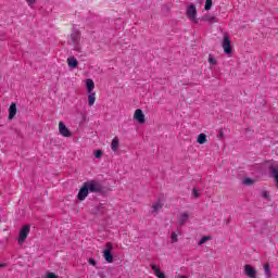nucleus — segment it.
Returning a JSON list of instances; mask_svg holds the SVG:
<instances>
[{
	"label": "nucleus",
	"mask_w": 278,
	"mask_h": 278,
	"mask_svg": "<svg viewBox=\"0 0 278 278\" xmlns=\"http://www.w3.org/2000/svg\"><path fill=\"white\" fill-rule=\"evenodd\" d=\"M16 116V103H12L9 108V121Z\"/></svg>",
	"instance_id": "nucleus-13"
},
{
	"label": "nucleus",
	"mask_w": 278,
	"mask_h": 278,
	"mask_svg": "<svg viewBox=\"0 0 278 278\" xmlns=\"http://www.w3.org/2000/svg\"><path fill=\"white\" fill-rule=\"evenodd\" d=\"M31 229V226L24 225L20 230V237L17 239L18 244H23L25 240H27V236H29V231Z\"/></svg>",
	"instance_id": "nucleus-3"
},
{
	"label": "nucleus",
	"mask_w": 278,
	"mask_h": 278,
	"mask_svg": "<svg viewBox=\"0 0 278 278\" xmlns=\"http://www.w3.org/2000/svg\"><path fill=\"white\" fill-rule=\"evenodd\" d=\"M85 186L89 192H101V190H103V187H101V184L97 180L86 181Z\"/></svg>",
	"instance_id": "nucleus-2"
},
{
	"label": "nucleus",
	"mask_w": 278,
	"mask_h": 278,
	"mask_svg": "<svg viewBox=\"0 0 278 278\" xmlns=\"http://www.w3.org/2000/svg\"><path fill=\"white\" fill-rule=\"evenodd\" d=\"M46 278H58V275H55L54 273L48 271L46 274Z\"/></svg>",
	"instance_id": "nucleus-28"
},
{
	"label": "nucleus",
	"mask_w": 278,
	"mask_h": 278,
	"mask_svg": "<svg viewBox=\"0 0 278 278\" xmlns=\"http://www.w3.org/2000/svg\"><path fill=\"white\" fill-rule=\"evenodd\" d=\"M243 273L248 278H257V269L250 264L244 265Z\"/></svg>",
	"instance_id": "nucleus-7"
},
{
	"label": "nucleus",
	"mask_w": 278,
	"mask_h": 278,
	"mask_svg": "<svg viewBox=\"0 0 278 278\" xmlns=\"http://www.w3.org/2000/svg\"><path fill=\"white\" fill-rule=\"evenodd\" d=\"M201 21H206L207 23H218V20H216V16L214 15H204L201 17Z\"/></svg>",
	"instance_id": "nucleus-18"
},
{
	"label": "nucleus",
	"mask_w": 278,
	"mask_h": 278,
	"mask_svg": "<svg viewBox=\"0 0 278 278\" xmlns=\"http://www.w3.org/2000/svg\"><path fill=\"white\" fill-rule=\"evenodd\" d=\"M89 264H91V266H97V261H94V258H90Z\"/></svg>",
	"instance_id": "nucleus-33"
},
{
	"label": "nucleus",
	"mask_w": 278,
	"mask_h": 278,
	"mask_svg": "<svg viewBox=\"0 0 278 278\" xmlns=\"http://www.w3.org/2000/svg\"><path fill=\"white\" fill-rule=\"evenodd\" d=\"M223 138H225V132L223 129H219V139L223 140Z\"/></svg>",
	"instance_id": "nucleus-32"
},
{
	"label": "nucleus",
	"mask_w": 278,
	"mask_h": 278,
	"mask_svg": "<svg viewBox=\"0 0 278 278\" xmlns=\"http://www.w3.org/2000/svg\"><path fill=\"white\" fill-rule=\"evenodd\" d=\"M134 118L136 122H138L140 125L144 124V113H142V110L137 109L134 114Z\"/></svg>",
	"instance_id": "nucleus-10"
},
{
	"label": "nucleus",
	"mask_w": 278,
	"mask_h": 278,
	"mask_svg": "<svg viewBox=\"0 0 278 278\" xmlns=\"http://www.w3.org/2000/svg\"><path fill=\"white\" fill-rule=\"evenodd\" d=\"M264 270H265V277L267 278H271L273 277V273L270 271V265L268 263H266L263 266Z\"/></svg>",
	"instance_id": "nucleus-20"
},
{
	"label": "nucleus",
	"mask_w": 278,
	"mask_h": 278,
	"mask_svg": "<svg viewBox=\"0 0 278 278\" xmlns=\"http://www.w3.org/2000/svg\"><path fill=\"white\" fill-rule=\"evenodd\" d=\"M204 10L210 11L212 10V0H206Z\"/></svg>",
	"instance_id": "nucleus-25"
},
{
	"label": "nucleus",
	"mask_w": 278,
	"mask_h": 278,
	"mask_svg": "<svg viewBox=\"0 0 278 278\" xmlns=\"http://www.w3.org/2000/svg\"><path fill=\"white\" fill-rule=\"evenodd\" d=\"M255 181L256 180L252 179V178H244L242 182L244 186H253V184H255Z\"/></svg>",
	"instance_id": "nucleus-23"
},
{
	"label": "nucleus",
	"mask_w": 278,
	"mask_h": 278,
	"mask_svg": "<svg viewBox=\"0 0 278 278\" xmlns=\"http://www.w3.org/2000/svg\"><path fill=\"white\" fill-rule=\"evenodd\" d=\"M88 103H89V108H92V105H94L96 101H97V93L93 92H88Z\"/></svg>",
	"instance_id": "nucleus-15"
},
{
	"label": "nucleus",
	"mask_w": 278,
	"mask_h": 278,
	"mask_svg": "<svg viewBox=\"0 0 278 278\" xmlns=\"http://www.w3.org/2000/svg\"><path fill=\"white\" fill-rule=\"evenodd\" d=\"M208 64H212L213 66L216 65V59H214L212 55L208 56Z\"/></svg>",
	"instance_id": "nucleus-29"
},
{
	"label": "nucleus",
	"mask_w": 278,
	"mask_h": 278,
	"mask_svg": "<svg viewBox=\"0 0 278 278\" xmlns=\"http://www.w3.org/2000/svg\"><path fill=\"white\" fill-rule=\"evenodd\" d=\"M88 188L86 187V184L83 185V188L79 190L78 192V195H77V199L79 201H85L86 200V197H88Z\"/></svg>",
	"instance_id": "nucleus-11"
},
{
	"label": "nucleus",
	"mask_w": 278,
	"mask_h": 278,
	"mask_svg": "<svg viewBox=\"0 0 278 278\" xmlns=\"http://www.w3.org/2000/svg\"><path fill=\"white\" fill-rule=\"evenodd\" d=\"M197 142H198L199 144H205V142H207V135H205V134H200V135L198 136Z\"/></svg>",
	"instance_id": "nucleus-19"
},
{
	"label": "nucleus",
	"mask_w": 278,
	"mask_h": 278,
	"mask_svg": "<svg viewBox=\"0 0 278 278\" xmlns=\"http://www.w3.org/2000/svg\"><path fill=\"white\" fill-rule=\"evenodd\" d=\"M118 147H119V140L118 137H114L112 142H111V149L112 151H114V153H116V151H118Z\"/></svg>",
	"instance_id": "nucleus-16"
},
{
	"label": "nucleus",
	"mask_w": 278,
	"mask_h": 278,
	"mask_svg": "<svg viewBox=\"0 0 278 278\" xmlns=\"http://www.w3.org/2000/svg\"><path fill=\"white\" fill-rule=\"evenodd\" d=\"M26 2L28 3L29 8H34L36 0H26Z\"/></svg>",
	"instance_id": "nucleus-30"
},
{
	"label": "nucleus",
	"mask_w": 278,
	"mask_h": 278,
	"mask_svg": "<svg viewBox=\"0 0 278 278\" xmlns=\"http://www.w3.org/2000/svg\"><path fill=\"white\" fill-rule=\"evenodd\" d=\"M67 64H68L70 68H77L79 62H77V59H75V56H72V58L67 59Z\"/></svg>",
	"instance_id": "nucleus-17"
},
{
	"label": "nucleus",
	"mask_w": 278,
	"mask_h": 278,
	"mask_svg": "<svg viewBox=\"0 0 278 278\" xmlns=\"http://www.w3.org/2000/svg\"><path fill=\"white\" fill-rule=\"evenodd\" d=\"M170 240H172L173 244H175V242H179V238H178L177 232H172Z\"/></svg>",
	"instance_id": "nucleus-24"
},
{
	"label": "nucleus",
	"mask_w": 278,
	"mask_h": 278,
	"mask_svg": "<svg viewBox=\"0 0 278 278\" xmlns=\"http://www.w3.org/2000/svg\"><path fill=\"white\" fill-rule=\"evenodd\" d=\"M188 220H190V212L185 211V212L179 213L178 220H177L179 227H184V225H186V223H188Z\"/></svg>",
	"instance_id": "nucleus-8"
},
{
	"label": "nucleus",
	"mask_w": 278,
	"mask_h": 278,
	"mask_svg": "<svg viewBox=\"0 0 278 278\" xmlns=\"http://www.w3.org/2000/svg\"><path fill=\"white\" fill-rule=\"evenodd\" d=\"M222 47L224 49V53L226 55H229L231 53L232 48H231V39H229V35H224V39L222 41Z\"/></svg>",
	"instance_id": "nucleus-5"
},
{
	"label": "nucleus",
	"mask_w": 278,
	"mask_h": 278,
	"mask_svg": "<svg viewBox=\"0 0 278 278\" xmlns=\"http://www.w3.org/2000/svg\"><path fill=\"white\" fill-rule=\"evenodd\" d=\"M67 45H70L74 51H77V53H81V33H79V30H73L67 40Z\"/></svg>",
	"instance_id": "nucleus-1"
},
{
	"label": "nucleus",
	"mask_w": 278,
	"mask_h": 278,
	"mask_svg": "<svg viewBox=\"0 0 278 278\" xmlns=\"http://www.w3.org/2000/svg\"><path fill=\"white\" fill-rule=\"evenodd\" d=\"M192 197L194 199H199L201 197V192H199V190H197V189H193L192 190Z\"/></svg>",
	"instance_id": "nucleus-26"
},
{
	"label": "nucleus",
	"mask_w": 278,
	"mask_h": 278,
	"mask_svg": "<svg viewBox=\"0 0 278 278\" xmlns=\"http://www.w3.org/2000/svg\"><path fill=\"white\" fill-rule=\"evenodd\" d=\"M86 88H87V92H93V90H94V80H92V78H87L86 79Z\"/></svg>",
	"instance_id": "nucleus-14"
},
{
	"label": "nucleus",
	"mask_w": 278,
	"mask_h": 278,
	"mask_svg": "<svg viewBox=\"0 0 278 278\" xmlns=\"http://www.w3.org/2000/svg\"><path fill=\"white\" fill-rule=\"evenodd\" d=\"M262 197L263 199H268L269 194H268V191H262Z\"/></svg>",
	"instance_id": "nucleus-31"
},
{
	"label": "nucleus",
	"mask_w": 278,
	"mask_h": 278,
	"mask_svg": "<svg viewBox=\"0 0 278 278\" xmlns=\"http://www.w3.org/2000/svg\"><path fill=\"white\" fill-rule=\"evenodd\" d=\"M212 240V237L211 236H204L201 238V240L199 241V247H203V244H205V242Z\"/></svg>",
	"instance_id": "nucleus-22"
},
{
	"label": "nucleus",
	"mask_w": 278,
	"mask_h": 278,
	"mask_svg": "<svg viewBox=\"0 0 278 278\" xmlns=\"http://www.w3.org/2000/svg\"><path fill=\"white\" fill-rule=\"evenodd\" d=\"M162 207H164V204H162L161 201L155 202L154 204H152V212H160Z\"/></svg>",
	"instance_id": "nucleus-21"
},
{
	"label": "nucleus",
	"mask_w": 278,
	"mask_h": 278,
	"mask_svg": "<svg viewBox=\"0 0 278 278\" xmlns=\"http://www.w3.org/2000/svg\"><path fill=\"white\" fill-rule=\"evenodd\" d=\"M151 268H152L155 277H157V278H166V275H164V273H162V270L157 267V265L151 264Z\"/></svg>",
	"instance_id": "nucleus-12"
},
{
	"label": "nucleus",
	"mask_w": 278,
	"mask_h": 278,
	"mask_svg": "<svg viewBox=\"0 0 278 278\" xmlns=\"http://www.w3.org/2000/svg\"><path fill=\"white\" fill-rule=\"evenodd\" d=\"M187 16L192 23H199V20L197 18V7L194 4L187 8Z\"/></svg>",
	"instance_id": "nucleus-6"
},
{
	"label": "nucleus",
	"mask_w": 278,
	"mask_h": 278,
	"mask_svg": "<svg viewBox=\"0 0 278 278\" xmlns=\"http://www.w3.org/2000/svg\"><path fill=\"white\" fill-rule=\"evenodd\" d=\"M59 131L64 138H71L72 136L71 130L66 127L64 122L59 123Z\"/></svg>",
	"instance_id": "nucleus-9"
},
{
	"label": "nucleus",
	"mask_w": 278,
	"mask_h": 278,
	"mask_svg": "<svg viewBox=\"0 0 278 278\" xmlns=\"http://www.w3.org/2000/svg\"><path fill=\"white\" fill-rule=\"evenodd\" d=\"M5 265L4 264H0V268H3Z\"/></svg>",
	"instance_id": "nucleus-34"
},
{
	"label": "nucleus",
	"mask_w": 278,
	"mask_h": 278,
	"mask_svg": "<svg viewBox=\"0 0 278 278\" xmlns=\"http://www.w3.org/2000/svg\"><path fill=\"white\" fill-rule=\"evenodd\" d=\"M113 245L112 242H108L106 243V248L103 252V257L104 260L109 263L112 264V262H114V256L112 255V250H113Z\"/></svg>",
	"instance_id": "nucleus-4"
},
{
	"label": "nucleus",
	"mask_w": 278,
	"mask_h": 278,
	"mask_svg": "<svg viewBox=\"0 0 278 278\" xmlns=\"http://www.w3.org/2000/svg\"><path fill=\"white\" fill-rule=\"evenodd\" d=\"M102 156H103V151L97 150V151L94 152V157H96L97 160H99V159L102 157Z\"/></svg>",
	"instance_id": "nucleus-27"
}]
</instances>
